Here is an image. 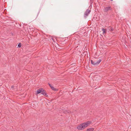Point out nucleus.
Masks as SVG:
<instances>
[{
  "instance_id": "1",
  "label": "nucleus",
  "mask_w": 131,
  "mask_h": 131,
  "mask_svg": "<svg viewBox=\"0 0 131 131\" xmlns=\"http://www.w3.org/2000/svg\"><path fill=\"white\" fill-rule=\"evenodd\" d=\"M91 123L90 121H87L85 123H83L78 126L77 128L79 130H83L86 127L88 126Z\"/></svg>"
},
{
  "instance_id": "2",
  "label": "nucleus",
  "mask_w": 131,
  "mask_h": 131,
  "mask_svg": "<svg viewBox=\"0 0 131 131\" xmlns=\"http://www.w3.org/2000/svg\"><path fill=\"white\" fill-rule=\"evenodd\" d=\"M112 10V8L111 6H109L107 7H105L103 10V12H106L110 10Z\"/></svg>"
},
{
  "instance_id": "3",
  "label": "nucleus",
  "mask_w": 131,
  "mask_h": 131,
  "mask_svg": "<svg viewBox=\"0 0 131 131\" xmlns=\"http://www.w3.org/2000/svg\"><path fill=\"white\" fill-rule=\"evenodd\" d=\"M101 59H99L97 61H94L91 60V63L94 66L96 65L99 64L101 62Z\"/></svg>"
},
{
  "instance_id": "4",
  "label": "nucleus",
  "mask_w": 131,
  "mask_h": 131,
  "mask_svg": "<svg viewBox=\"0 0 131 131\" xmlns=\"http://www.w3.org/2000/svg\"><path fill=\"white\" fill-rule=\"evenodd\" d=\"M91 11L89 9H87L85 12L84 15V17L86 18L90 14Z\"/></svg>"
},
{
  "instance_id": "5",
  "label": "nucleus",
  "mask_w": 131,
  "mask_h": 131,
  "mask_svg": "<svg viewBox=\"0 0 131 131\" xmlns=\"http://www.w3.org/2000/svg\"><path fill=\"white\" fill-rule=\"evenodd\" d=\"M42 88H40L36 92V95H37L40 93H41V92L42 91Z\"/></svg>"
},
{
  "instance_id": "6",
  "label": "nucleus",
  "mask_w": 131,
  "mask_h": 131,
  "mask_svg": "<svg viewBox=\"0 0 131 131\" xmlns=\"http://www.w3.org/2000/svg\"><path fill=\"white\" fill-rule=\"evenodd\" d=\"M41 94L46 96H47L48 95H47V94L46 93V91L42 89V90L41 92Z\"/></svg>"
},
{
  "instance_id": "7",
  "label": "nucleus",
  "mask_w": 131,
  "mask_h": 131,
  "mask_svg": "<svg viewBox=\"0 0 131 131\" xmlns=\"http://www.w3.org/2000/svg\"><path fill=\"white\" fill-rule=\"evenodd\" d=\"M102 29L103 31V34H105L106 32V30L104 28H102Z\"/></svg>"
},
{
  "instance_id": "8",
  "label": "nucleus",
  "mask_w": 131,
  "mask_h": 131,
  "mask_svg": "<svg viewBox=\"0 0 131 131\" xmlns=\"http://www.w3.org/2000/svg\"><path fill=\"white\" fill-rule=\"evenodd\" d=\"M94 130V129L93 128H90L88 129L86 131H93Z\"/></svg>"
},
{
  "instance_id": "9",
  "label": "nucleus",
  "mask_w": 131,
  "mask_h": 131,
  "mask_svg": "<svg viewBox=\"0 0 131 131\" xmlns=\"http://www.w3.org/2000/svg\"><path fill=\"white\" fill-rule=\"evenodd\" d=\"M51 88V89L53 90H54V91H57V90L58 89H56V88H54V87H53V86H52L51 87H50Z\"/></svg>"
},
{
  "instance_id": "10",
  "label": "nucleus",
  "mask_w": 131,
  "mask_h": 131,
  "mask_svg": "<svg viewBox=\"0 0 131 131\" xmlns=\"http://www.w3.org/2000/svg\"><path fill=\"white\" fill-rule=\"evenodd\" d=\"M109 30L110 31H112L114 30V29H113V28H110V29H109Z\"/></svg>"
},
{
  "instance_id": "11",
  "label": "nucleus",
  "mask_w": 131,
  "mask_h": 131,
  "mask_svg": "<svg viewBox=\"0 0 131 131\" xmlns=\"http://www.w3.org/2000/svg\"><path fill=\"white\" fill-rule=\"evenodd\" d=\"M18 47H20L21 46V44L20 43H19L18 45Z\"/></svg>"
},
{
  "instance_id": "12",
  "label": "nucleus",
  "mask_w": 131,
  "mask_h": 131,
  "mask_svg": "<svg viewBox=\"0 0 131 131\" xmlns=\"http://www.w3.org/2000/svg\"><path fill=\"white\" fill-rule=\"evenodd\" d=\"M48 84L50 87H51L52 85L50 83H48Z\"/></svg>"
},
{
  "instance_id": "13",
  "label": "nucleus",
  "mask_w": 131,
  "mask_h": 131,
  "mask_svg": "<svg viewBox=\"0 0 131 131\" xmlns=\"http://www.w3.org/2000/svg\"><path fill=\"white\" fill-rule=\"evenodd\" d=\"M13 87H14V86H12V88H13Z\"/></svg>"
},
{
  "instance_id": "14",
  "label": "nucleus",
  "mask_w": 131,
  "mask_h": 131,
  "mask_svg": "<svg viewBox=\"0 0 131 131\" xmlns=\"http://www.w3.org/2000/svg\"><path fill=\"white\" fill-rule=\"evenodd\" d=\"M111 1H112L113 0H111Z\"/></svg>"
}]
</instances>
